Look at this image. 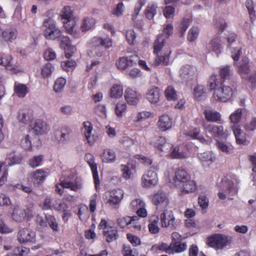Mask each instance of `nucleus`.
<instances>
[{
	"instance_id": "1",
	"label": "nucleus",
	"mask_w": 256,
	"mask_h": 256,
	"mask_svg": "<svg viewBox=\"0 0 256 256\" xmlns=\"http://www.w3.org/2000/svg\"><path fill=\"white\" fill-rule=\"evenodd\" d=\"M173 34V26L171 24H166L164 28L162 34L159 35L155 40L154 44V53L156 56L152 64L154 66H158L162 64L164 66H168L170 64V54L171 51L168 50L163 55H158V53L162 50L164 46L166 38H168Z\"/></svg>"
},
{
	"instance_id": "2",
	"label": "nucleus",
	"mask_w": 256,
	"mask_h": 256,
	"mask_svg": "<svg viewBox=\"0 0 256 256\" xmlns=\"http://www.w3.org/2000/svg\"><path fill=\"white\" fill-rule=\"evenodd\" d=\"M208 86L210 90H214L213 96L216 100L226 102L232 95V88L230 86H225L224 82L218 81L215 75H212L210 77Z\"/></svg>"
},
{
	"instance_id": "3",
	"label": "nucleus",
	"mask_w": 256,
	"mask_h": 256,
	"mask_svg": "<svg viewBox=\"0 0 256 256\" xmlns=\"http://www.w3.org/2000/svg\"><path fill=\"white\" fill-rule=\"evenodd\" d=\"M222 185L218 196L221 200H224L228 196L230 200H232V196L236 195L238 188L234 186V182L228 177L223 178L221 181Z\"/></svg>"
},
{
	"instance_id": "4",
	"label": "nucleus",
	"mask_w": 256,
	"mask_h": 256,
	"mask_svg": "<svg viewBox=\"0 0 256 256\" xmlns=\"http://www.w3.org/2000/svg\"><path fill=\"white\" fill-rule=\"evenodd\" d=\"M248 58L242 60L238 67V72L241 77L248 80L251 84V87L254 88L256 84V71H251L248 65Z\"/></svg>"
},
{
	"instance_id": "5",
	"label": "nucleus",
	"mask_w": 256,
	"mask_h": 256,
	"mask_svg": "<svg viewBox=\"0 0 256 256\" xmlns=\"http://www.w3.org/2000/svg\"><path fill=\"white\" fill-rule=\"evenodd\" d=\"M43 33L47 39H55L60 36V31L56 27L55 22L52 18L45 19L42 24Z\"/></svg>"
},
{
	"instance_id": "6",
	"label": "nucleus",
	"mask_w": 256,
	"mask_h": 256,
	"mask_svg": "<svg viewBox=\"0 0 256 256\" xmlns=\"http://www.w3.org/2000/svg\"><path fill=\"white\" fill-rule=\"evenodd\" d=\"M160 220L162 227H170L172 230L176 229L180 223V220L176 219L171 210L164 208L160 215Z\"/></svg>"
},
{
	"instance_id": "7",
	"label": "nucleus",
	"mask_w": 256,
	"mask_h": 256,
	"mask_svg": "<svg viewBox=\"0 0 256 256\" xmlns=\"http://www.w3.org/2000/svg\"><path fill=\"white\" fill-rule=\"evenodd\" d=\"M230 241V238L221 234H214L208 240V244L216 250H221L226 246Z\"/></svg>"
},
{
	"instance_id": "8",
	"label": "nucleus",
	"mask_w": 256,
	"mask_h": 256,
	"mask_svg": "<svg viewBox=\"0 0 256 256\" xmlns=\"http://www.w3.org/2000/svg\"><path fill=\"white\" fill-rule=\"evenodd\" d=\"M61 188L58 184L56 185V192L60 194L64 192V188H70V190L76 192L82 188L81 182L77 179L74 181H70L68 178L62 180L60 184Z\"/></svg>"
},
{
	"instance_id": "9",
	"label": "nucleus",
	"mask_w": 256,
	"mask_h": 256,
	"mask_svg": "<svg viewBox=\"0 0 256 256\" xmlns=\"http://www.w3.org/2000/svg\"><path fill=\"white\" fill-rule=\"evenodd\" d=\"M48 128L46 124L41 120H38L32 124L30 126V134L38 136L48 132Z\"/></svg>"
},
{
	"instance_id": "10",
	"label": "nucleus",
	"mask_w": 256,
	"mask_h": 256,
	"mask_svg": "<svg viewBox=\"0 0 256 256\" xmlns=\"http://www.w3.org/2000/svg\"><path fill=\"white\" fill-rule=\"evenodd\" d=\"M180 74V77L185 80H190L196 78L197 70L196 68L192 66L184 65L181 68Z\"/></svg>"
},
{
	"instance_id": "11",
	"label": "nucleus",
	"mask_w": 256,
	"mask_h": 256,
	"mask_svg": "<svg viewBox=\"0 0 256 256\" xmlns=\"http://www.w3.org/2000/svg\"><path fill=\"white\" fill-rule=\"evenodd\" d=\"M35 237V232L25 228L20 230L17 236L18 240L21 244L34 242Z\"/></svg>"
},
{
	"instance_id": "12",
	"label": "nucleus",
	"mask_w": 256,
	"mask_h": 256,
	"mask_svg": "<svg viewBox=\"0 0 256 256\" xmlns=\"http://www.w3.org/2000/svg\"><path fill=\"white\" fill-rule=\"evenodd\" d=\"M150 144L162 151L166 152L170 150L172 146L171 144L166 142L164 137L160 136H155L150 141Z\"/></svg>"
},
{
	"instance_id": "13",
	"label": "nucleus",
	"mask_w": 256,
	"mask_h": 256,
	"mask_svg": "<svg viewBox=\"0 0 256 256\" xmlns=\"http://www.w3.org/2000/svg\"><path fill=\"white\" fill-rule=\"evenodd\" d=\"M158 182L157 174L153 170H149L142 177V184L144 187H150L156 184Z\"/></svg>"
},
{
	"instance_id": "14",
	"label": "nucleus",
	"mask_w": 256,
	"mask_h": 256,
	"mask_svg": "<svg viewBox=\"0 0 256 256\" xmlns=\"http://www.w3.org/2000/svg\"><path fill=\"white\" fill-rule=\"evenodd\" d=\"M130 207L134 210L136 211L138 216L144 218L147 216V212L145 209V203L140 198H136L132 200L130 204Z\"/></svg>"
},
{
	"instance_id": "15",
	"label": "nucleus",
	"mask_w": 256,
	"mask_h": 256,
	"mask_svg": "<svg viewBox=\"0 0 256 256\" xmlns=\"http://www.w3.org/2000/svg\"><path fill=\"white\" fill-rule=\"evenodd\" d=\"M60 46L65 50V56L70 58L74 53L76 48L71 44L70 40L68 36H62L61 38Z\"/></svg>"
},
{
	"instance_id": "16",
	"label": "nucleus",
	"mask_w": 256,
	"mask_h": 256,
	"mask_svg": "<svg viewBox=\"0 0 256 256\" xmlns=\"http://www.w3.org/2000/svg\"><path fill=\"white\" fill-rule=\"evenodd\" d=\"M204 130L206 133H208L212 136L218 138L225 136L224 128L222 126H215L214 124L204 125Z\"/></svg>"
},
{
	"instance_id": "17",
	"label": "nucleus",
	"mask_w": 256,
	"mask_h": 256,
	"mask_svg": "<svg viewBox=\"0 0 256 256\" xmlns=\"http://www.w3.org/2000/svg\"><path fill=\"white\" fill-rule=\"evenodd\" d=\"M190 178V176L184 170L178 169L175 172L174 182L175 185L181 186L184 182H186Z\"/></svg>"
},
{
	"instance_id": "18",
	"label": "nucleus",
	"mask_w": 256,
	"mask_h": 256,
	"mask_svg": "<svg viewBox=\"0 0 256 256\" xmlns=\"http://www.w3.org/2000/svg\"><path fill=\"white\" fill-rule=\"evenodd\" d=\"M141 97L140 94L133 90L128 88L124 93V98L127 102L132 105L136 104L138 103Z\"/></svg>"
},
{
	"instance_id": "19",
	"label": "nucleus",
	"mask_w": 256,
	"mask_h": 256,
	"mask_svg": "<svg viewBox=\"0 0 256 256\" xmlns=\"http://www.w3.org/2000/svg\"><path fill=\"white\" fill-rule=\"evenodd\" d=\"M152 202L156 206L162 205L166 208L168 204V200L165 193L159 191L152 196Z\"/></svg>"
},
{
	"instance_id": "20",
	"label": "nucleus",
	"mask_w": 256,
	"mask_h": 256,
	"mask_svg": "<svg viewBox=\"0 0 256 256\" xmlns=\"http://www.w3.org/2000/svg\"><path fill=\"white\" fill-rule=\"evenodd\" d=\"M93 130L92 124L89 122H84V128L82 132L84 134L85 138L90 145L92 146L94 144L96 141L95 136L92 134Z\"/></svg>"
},
{
	"instance_id": "21",
	"label": "nucleus",
	"mask_w": 256,
	"mask_h": 256,
	"mask_svg": "<svg viewBox=\"0 0 256 256\" xmlns=\"http://www.w3.org/2000/svg\"><path fill=\"white\" fill-rule=\"evenodd\" d=\"M93 156L91 154H86L85 156V158L90 167L91 170L92 172L93 178L95 184L96 188H98L100 184V180L98 178V173L97 171V166L96 164L94 163Z\"/></svg>"
},
{
	"instance_id": "22",
	"label": "nucleus",
	"mask_w": 256,
	"mask_h": 256,
	"mask_svg": "<svg viewBox=\"0 0 256 256\" xmlns=\"http://www.w3.org/2000/svg\"><path fill=\"white\" fill-rule=\"evenodd\" d=\"M232 128L237 144L244 145L249 144V142L246 139V134L238 126H232Z\"/></svg>"
},
{
	"instance_id": "23",
	"label": "nucleus",
	"mask_w": 256,
	"mask_h": 256,
	"mask_svg": "<svg viewBox=\"0 0 256 256\" xmlns=\"http://www.w3.org/2000/svg\"><path fill=\"white\" fill-rule=\"evenodd\" d=\"M47 175L46 172L39 169L31 174L30 178L34 184L36 186L44 181Z\"/></svg>"
},
{
	"instance_id": "24",
	"label": "nucleus",
	"mask_w": 256,
	"mask_h": 256,
	"mask_svg": "<svg viewBox=\"0 0 256 256\" xmlns=\"http://www.w3.org/2000/svg\"><path fill=\"white\" fill-rule=\"evenodd\" d=\"M124 192L120 189L114 190L110 192V196L107 202L110 204H116L119 203L123 198Z\"/></svg>"
},
{
	"instance_id": "25",
	"label": "nucleus",
	"mask_w": 256,
	"mask_h": 256,
	"mask_svg": "<svg viewBox=\"0 0 256 256\" xmlns=\"http://www.w3.org/2000/svg\"><path fill=\"white\" fill-rule=\"evenodd\" d=\"M147 100L152 104L157 103L160 98V91L157 87H154L148 90L146 94Z\"/></svg>"
},
{
	"instance_id": "26",
	"label": "nucleus",
	"mask_w": 256,
	"mask_h": 256,
	"mask_svg": "<svg viewBox=\"0 0 256 256\" xmlns=\"http://www.w3.org/2000/svg\"><path fill=\"white\" fill-rule=\"evenodd\" d=\"M206 119L208 121L214 122L222 123L221 115L220 114L212 110H205L204 112Z\"/></svg>"
},
{
	"instance_id": "27",
	"label": "nucleus",
	"mask_w": 256,
	"mask_h": 256,
	"mask_svg": "<svg viewBox=\"0 0 256 256\" xmlns=\"http://www.w3.org/2000/svg\"><path fill=\"white\" fill-rule=\"evenodd\" d=\"M158 124L162 130L166 131L171 128L172 122L168 115H162L160 117Z\"/></svg>"
},
{
	"instance_id": "28",
	"label": "nucleus",
	"mask_w": 256,
	"mask_h": 256,
	"mask_svg": "<svg viewBox=\"0 0 256 256\" xmlns=\"http://www.w3.org/2000/svg\"><path fill=\"white\" fill-rule=\"evenodd\" d=\"M0 65L4 66L8 70L16 69V66L12 64V58L8 55L0 53Z\"/></svg>"
},
{
	"instance_id": "29",
	"label": "nucleus",
	"mask_w": 256,
	"mask_h": 256,
	"mask_svg": "<svg viewBox=\"0 0 256 256\" xmlns=\"http://www.w3.org/2000/svg\"><path fill=\"white\" fill-rule=\"evenodd\" d=\"M4 40L8 42H12L18 36V31L15 28H9L3 31L2 33Z\"/></svg>"
},
{
	"instance_id": "30",
	"label": "nucleus",
	"mask_w": 256,
	"mask_h": 256,
	"mask_svg": "<svg viewBox=\"0 0 256 256\" xmlns=\"http://www.w3.org/2000/svg\"><path fill=\"white\" fill-rule=\"evenodd\" d=\"M198 160L204 164L209 165L215 160V156L212 152L207 151L198 154Z\"/></svg>"
},
{
	"instance_id": "31",
	"label": "nucleus",
	"mask_w": 256,
	"mask_h": 256,
	"mask_svg": "<svg viewBox=\"0 0 256 256\" xmlns=\"http://www.w3.org/2000/svg\"><path fill=\"white\" fill-rule=\"evenodd\" d=\"M26 216L25 210L18 206H15L13 210L12 218L14 220L18 222H22Z\"/></svg>"
},
{
	"instance_id": "32",
	"label": "nucleus",
	"mask_w": 256,
	"mask_h": 256,
	"mask_svg": "<svg viewBox=\"0 0 256 256\" xmlns=\"http://www.w3.org/2000/svg\"><path fill=\"white\" fill-rule=\"evenodd\" d=\"M104 236L108 242H110L116 240L118 235L117 230L115 228L110 227L108 230H104Z\"/></svg>"
},
{
	"instance_id": "33",
	"label": "nucleus",
	"mask_w": 256,
	"mask_h": 256,
	"mask_svg": "<svg viewBox=\"0 0 256 256\" xmlns=\"http://www.w3.org/2000/svg\"><path fill=\"white\" fill-rule=\"evenodd\" d=\"M116 158V156L114 152L110 149L104 150L101 154L102 162H114Z\"/></svg>"
},
{
	"instance_id": "34",
	"label": "nucleus",
	"mask_w": 256,
	"mask_h": 256,
	"mask_svg": "<svg viewBox=\"0 0 256 256\" xmlns=\"http://www.w3.org/2000/svg\"><path fill=\"white\" fill-rule=\"evenodd\" d=\"M22 158V156L19 154H16L14 152H11L7 154V158L4 162L8 164V166L18 164L20 162Z\"/></svg>"
},
{
	"instance_id": "35",
	"label": "nucleus",
	"mask_w": 256,
	"mask_h": 256,
	"mask_svg": "<svg viewBox=\"0 0 256 256\" xmlns=\"http://www.w3.org/2000/svg\"><path fill=\"white\" fill-rule=\"evenodd\" d=\"M66 31L70 34L74 36L76 38L78 37L79 34L76 32L75 22L74 20H63Z\"/></svg>"
},
{
	"instance_id": "36",
	"label": "nucleus",
	"mask_w": 256,
	"mask_h": 256,
	"mask_svg": "<svg viewBox=\"0 0 256 256\" xmlns=\"http://www.w3.org/2000/svg\"><path fill=\"white\" fill-rule=\"evenodd\" d=\"M18 119L21 122L28 124L32 119V114L28 110H20L18 112Z\"/></svg>"
},
{
	"instance_id": "37",
	"label": "nucleus",
	"mask_w": 256,
	"mask_h": 256,
	"mask_svg": "<svg viewBox=\"0 0 256 256\" xmlns=\"http://www.w3.org/2000/svg\"><path fill=\"white\" fill-rule=\"evenodd\" d=\"M221 48V44L219 43L218 38H214L211 40L206 46V48L208 51H213L216 53H218L220 52Z\"/></svg>"
},
{
	"instance_id": "38",
	"label": "nucleus",
	"mask_w": 256,
	"mask_h": 256,
	"mask_svg": "<svg viewBox=\"0 0 256 256\" xmlns=\"http://www.w3.org/2000/svg\"><path fill=\"white\" fill-rule=\"evenodd\" d=\"M206 90L204 86L202 85L198 86L194 89V94L195 98L198 100L205 99L206 96Z\"/></svg>"
},
{
	"instance_id": "39",
	"label": "nucleus",
	"mask_w": 256,
	"mask_h": 256,
	"mask_svg": "<svg viewBox=\"0 0 256 256\" xmlns=\"http://www.w3.org/2000/svg\"><path fill=\"white\" fill-rule=\"evenodd\" d=\"M92 43L95 44L96 46H104L106 48H108L112 46V42L110 38H102L94 37L93 38Z\"/></svg>"
},
{
	"instance_id": "40",
	"label": "nucleus",
	"mask_w": 256,
	"mask_h": 256,
	"mask_svg": "<svg viewBox=\"0 0 256 256\" xmlns=\"http://www.w3.org/2000/svg\"><path fill=\"white\" fill-rule=\"evenodd\" d=\"M46 218L47 221V224H48L54 232H58L60 231L58 223L54 216L46 214Z\"/></svg>"
},
{
	"instance_id": "41",
	"label": "nucleus",
	"mask_w": 256,
	"mask_h": 256,
	"mask_svg": "<svg viewBox=\"0 0 256 256\" xmlns=\"http://www.w3.org/2000/svg\"><path fill=\"white\" fill-rule=\"evenodd\" d=\"M15 93L19 97L24 98L28 92V88L26 85L15 82L14 86Z\"/></svg>"
},
{
	"instance_id": "42",
	"label": "nucleus",
	"mask_w": 256,
	"mask_h": 256,
	"mask_svg": "<svg viewBox=\"0 0 256 256\" xmlns=\"http://www.w3.org/2000/svg\"><path fill=\"white\" fill-rule=\"evenodd\" d=\"M70 130L66 128L56 133V138L60 144H63L69 139Z\"/></svg>"
},
{
	"instance_id": "43",
	"label": "nucleus",
	"mask_w": 256,
	"mask_h": 256,
	"mask_svg": "<svg viewBox=\"0 0 256 256\" xmlns=\"http://www.w3.org/2000/svg\"><path fill=\"white\" fill-rule=\"evenodd\" d=\"M180 188H182V192L186 194L194 192L196 189V184L190 178L186 182L182 184Z\"/></svg>"
},
{
	"instance_id": "44",
	"label": "nucleus",
	"mask_w": 256,
	"mask_h": 256,
	"mask_svg": "<svg viewBox=\"0 0 256 256\" xmlns=\"http://www.w3.org/2000/svg\"><path fill=\"white\" fill-rule=\"evenodd\" d=\"M232 71L230 69V66H226L221 68L219 70V74L224 82V80H230L232 76ZM220 82L221 80H219Z\"/></svg>"
},
{
	"instance_id": "45",
	"label": "nucleus",
	"mask_w": 256,
	"mask_h": 256,
	"mask_svg": "<svg viewBox=\"0 0 256 256\" xmlns=\"http://www.w3.org/2000/svg\"><path fill=\"white\" fill-rule=\"evenodd\" d=\"M95 24V20L92 18H86L82 20L80 28L82 32L88 30L92 28Z\"/></svg>"
},
{
	"instance_id": "46",
	"label": "nucleus",
	"mask_w": 256,
	"mask_h": 256,
	"mask_svg": "<svg viewBox=\"0 0 256 256\" xmlns=\"http://www.w3.org/2000/svg\"><path fill=\"white\" fill-rule=\"evenodd\" d=\"M110 96L113 98L121 97L123 94V88L118 84H114L110 90Z\"/></svg>"
},
{
	"instance_id": "47",
	"label": "nucleus",
	"mask_w": 256,
	"mask_h": 256,
	"mask_svg": "<svg viewBox=\"0 0 256 256\" xmlns=\"http://www.w3.org/2000/svg\"><path fill=\"white\" fill-rule=\"evenodd\" d=\"M172 246L171 250L172 254L174 252H180L184 250L186 248V245L185 243H180V242H172L170 244Z\"/></svg>"
},
{
	"instance_id": "48",
	"label": "nucleus",
	"mask_w": 256,
	"mask_h": 256,
	"mask_svg": "<svg viewBox=\"0 0 256 256\" xmlns=\"http://www.w3.org/2000/svg\"><path fill=\"white\" fill-rule=\"evenodd\" d=\"M66 84V80L63 78H58L55 82L54 90L56 93L62 92Z\"/></svg>"
},
{
	"instance_id": "49",
	"label": "nucleus",
	"mask_w": 256,
	"mask_h": 256,
	"mask_svg": "<svg viewBox=\"0 0 256 256\" xmlns=\"http://www.w3.org/2000/svg\"><path fill=\"white\" fill-rule=\"evenodd\" d=\"M242 114V109L238 108L230 115V122L234 124L233 126H236L235 124L240 122L241 120Z\"/></svg>"
},
{
	"instance_id": "50",
	"label": "nucleus",
	"mask_w": 256,
	"mask_h": 256,
	"mask_svg": "<svg viewBox=\"0 0 256 256\" xmlns=\"http://www.w3.org/2000/svg\"><path fill=\"white\" fill-rule=\"evenodd\" d=\"M137 218L136 216H126L122 218H120L117 220L118 224L120 228H124L126 226L130 224V223L132 220H135Z\"/></svg>"
},
{
	"instance_id": "51",
	"label": "nucleus",
	"mask_w": 256,
	"mask_h": 256,
	"mask_svg": "<svg viewBox=\"0 0 256 256\" xmlns=\"http://www.w3.org/2000/svg\"><path fill=\"white\" fill-rule=\"evenodd\" d=\"M22 8L20 4L17 5L15 8V10L13 15V18L16 21L22 20L24 22L26 20V16H22Z\"/></svg>"
},
{
	"instance_id": "52",
	"label": "nucleus",
	"mask_w": 256,
	"mask_h": 256,
	"mask_svg": "<svg viewBox=\"0 0 256 256\" xmlns=\"http://www.w3.org/2000/svg\"><path fill=\"white\" fill-rule=\"evenodd\" d=\"M157 6L154 4H151L148 6L145 10L146 17L149 20H152L156 14Z\"/></svg>"
},
{
	"instance_id": "53",
	"label": "nucleus",
	"mask_w": 256,
	"mask_h": 256,
	"mask_svg": "<svg viewBox=\"0 0 256 256\" xmlns=\"http://www.w3.org/2000/svg\"><path fill=\"white\" fill-rule=\"evenodd\" d=\"M27 134L24 135L20 140V145L26 150H30L32 148V141L30 140V135Z\"/></svg>"
},
{
	"instance_id": "54",
	"label": "nucleus",
	"mask_w": 256,
	"mask_h": 256,
	"mask_svg": "<svg viewBox=\"0 0 256 256\" xmlns=\"http://www.w3.org/2000/svg\"><path fill=\"white\" fill-rule=\"evenodd\" d=\"M54 67L50 63H46L42 68L41 74L44 78L50 76L54 70Z\"/></svg>"
},
{
	"instance_id": "55",
	"label": "nucleus",
	"mask_w": 256,
	"mask_h": 256,
	"mask_svg": "<svg viewBox=\"0 0 256 256\" xmlns=\"http://www.w3.org/2000/svg\"><path fill=\"white\" fill-rule=\"evenodd\" d=\"M56 200L51 199L50 197L46 196L44 201L42 208L43 210L54 209Z\"/></svg>"
},
{
	"instance_id": "56",
	"label": "nucleus",
	"mask_w": 256,
	"mask_h": 256,
	"mask_svg": "<svg viewBox=\"0 0 256 256\" xmlns=\"http://www.w3.org/2000/svg\"><path fill=\"white\" fill-rule=\"evenodd\" d=\"M72 9L70 6H65L62 10V20H72Z\"/></svg>"
},
{
	"instance_id": "57",
	"label": "nucleus",
	"mask_w": 256,
	"mask_h": 256,
	"mask_svg": "<svg viewBox=\"0 0 256 256\" xmlns=\"http://www.w3.org/2000/svg\"><path fill=\"white\" fill-rule=\"evenodd\" d=\"M170 156L172 158H185L186 156L185 153L180 151L178 147L174 148L170 154Z\"/></svg>"
},
{
	"instance_id": "58",
	"label": "nucleus",
	"mask_w": 256,
	"mask_h": 256,
	"mask_svg": "<svg viewBox=\"0 0 256 256\" xmlns=\"http://www.w3.org/2000/svg\"><path fill=\"white\" fill-rule=\"evenodd\" d=\"M165 96L169 100H174L177 98L176 93L174 88L171 86H168L165 90Z\"/></svg>"
},
{
	"instance_id": "59",
	"label": "nucleus",
	"mask_w": 256,
	"mask_h": 256,
	"mask_svg": "<svg viewBox=\"0 0 256 256\" xmlns=\"http://www.w3.org/2000/svg\"><path fill=\"white\" fill-rule=\"evenodd\" d=\"M126 105L124 102H120L118 103L115 108V112L118 118L122 117L126 110Z\"/></svg>"
},
{
	"instance_id": "60",
	"label": "nucleus",
	"mask_w": 256,
	"mask_h": 256,
	"mask_svg": "<svg viewBox=\"0 0 256 256\" xmlns=\"http://www.w3.org/2000/svg\"><path fill=\"white\" fill-rule=\"evenodd\" d=\"M216 146L220 150L226 154H230L232 151L230 146H228L226 144L222 141L217 140Z\"/></svg>"
},
{
	"instance_id": "61",
	"label": "nucleus",
	"mask_w": 256,
	"mask_h": 256,
	"mask_svg": "<svg viewBox=\"0 0 256 256\" xmlns=\"http://www.w3.org/2000/svg\"><path fill=\"white\" fill-rule=\"evenodd\" d=\"M42 160L43 156L42 155L34 156L30 160L29 164L33 168L38 167L41 165Z\"/></svg>"
},
{
	"instance_id": "62",
	"label": "nucleus",
	"mask_w": 256,
	"mask_h": 256,
	"mask_svg": "<svg viewBox=\"0 0 256 256\" xmlns=\"http://www.w3.org/2000/svg\"><path fill=\"white\" fill-rule=\"evenodd\" d=\"M199 29L196 26L192 28L188 36V40L190 42H194L198 36Z\"/></svg>"
},
{
	"instance_id": "63",
	"label": "nucleus",
	"mask_w": 256,
	"mask_h": 256,
	"mask_svg": "<svg viewBox=\"0 0 256 256\" xmlns=\"http://www.w3.org/2000/svg\"><path fill=\"white\" fill-rule=\"evenodd\" d=\"M151 116V112L148 111H142L138 112L135 117V122H140L149 118Z\"/></svg>"
},
{
	"instance_id": "64",
	"label": "nucleus",
	"mask_w": 256,
	"mask_h": 256,
	"mask_svg": "<svg viewBox=\"0 0 256 256\" xmlns=\"http://www.w3.org/2000/svg\"><path fill=\"white\" fill-rule=\"evenodd\" d=\"M76 65L75 61L72 60H68L64 62H62L61 66L62 68L66 71L69 72L72 70Z\"/></svg>"
}]
</instances>
